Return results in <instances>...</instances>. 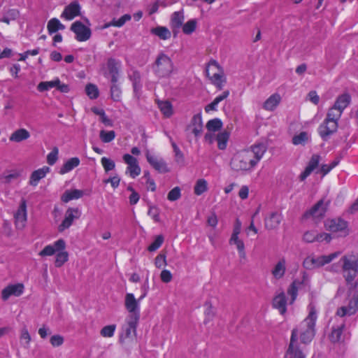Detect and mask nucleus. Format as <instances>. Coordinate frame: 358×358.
I'll return each mask as SVG.
<instances>
[{"label": "nucleus", "mask_w": 358, "mask_h": 358, "mask_svg": "<svg viewBox=\"0 0 358 358\" xmlns=\"http://www.w3.org/2000/svg\"><path fill=\"white\" fill-rule=\"evenodd\" d=\"M355 292H356L355 291ZM358 310V296L353 294L352 299L349 301L347 306H342L336 311V315L331 320L336 322L331 326V332L329 338L331 342H340L342 338L343 329L345 327V322L342 317L355 314Z\"/></svg>", "instance_id": "1"}, {"label": "nucleus", "mask_w": 358, "mask_h": 358, "mask_svg": "<svg viewBox=\"0 0 358 358\" xmlns=\"http://www.w3.org/2000/svg\"><path fill=\"white\" fill-rule=\"evenodd\" d=\"M316 320V310L315 308L311 307L305 320L292 331V334L294 332L296 334V341H298V336H299L301 343L307 345L311 342L315 334V326Z\"/></svg>", "instance_id": "2"}, {"label": "nucleus", "mask_w": 358, "mask_h": 358, "mask_svg": "<svg viewBox=\"0 0 358 358\" xmlns=\"http://www.w3.org/2000/svg\"><path fill=\"white\" fill-rule=\"evenodd\" d=\"M342 263L343 275L350 287V289H355L357 284L356 278L358 273V257L355 255H347L343 256L341 260Z\"/></svg>", "instance_id": "3"}, {"label": "nucleus", "mask_w": 358, "mask_h": 358, "mask_svg": "<svg viewBox=\"0 0 358 358\" xmlns=\"http://www.w3.org/2000/svg\"><path fill=\"white\" fill-rule=\"evenodd\" d=\"M246 150L237 152L232 157L230 166L236 171H250L255 166V162L250 157Z\"/></svg>", "instance_id": "4"}, {"label": "nucleus", "mask_w": 358, "mask_h": 358, "mask_svg": "<svg viewBox=\"0 0 358 358\" xmlns=\"http://www.w3.org/2000/svg\"><path fill=\"white\" fill-rule=\"evenodd\" d=\"M340 118L335 114L327 111L325 119L317 129L320 137L324 141H327L331 135L337 131Z\"/></svg>", "instance_id": "5"}, {"label": "nucleus", "mask_w": 358, "mask_h": 358, "mask_svg": "<svg viewBox=\"0 0 358 358\" xmlns=\"http://www.w3.org/2000/svg\"><path fill=\"white\" fill-rule=\"evenodd\" d=\"M173 63L171 58L164 53L158 55L153 65L155 74L159 78H168L173 71Z\"/></svg>", "instance_id": "6"}, {"label": "nucleus", "mask_w": 358, "mask_h": 358, "mask_svg": "<svg viewBox=\"0 0 358 358\" xmlns=\"http://www.w3.org/2000/svg\"><path fill=\"white\" fill-rule=\"evenodd\" d=\"M340 254V252H335L328 255H321L318 257L308 256L303 260V266L308 270L317 268L329 264L334 259H336Z\"/></svg>", "instance_id": "7"}, {"label": "nucleus", "mask_w": 358, "mask_h": 358, "mask_svg": "<svg viewBox=\"0 0 358 358\" xmlns=\"http://www.w3.org/2000/svg\"><path fill=\"white\" fill-rule=\"evenodd\" d=\"M206 74L217 88L220 90L222 88L223 83L225 82L224 73L216 61L213 60L210 62L206 69Z\"/></svg>", "instance_id": "8"}, {"label": "nucleus", "mask_w": 358, "mask_h": 358, "mask_svg": "<svg viewBox=\"0 0 358 358\" xmlns=\"http://www.w3.org/2000/svg\"><path fill=\"white\" fill-rule=\"evenodd\" d=\"M324 227L327 230L337 233L340 236H345L349 233L347 222L340 217L327 220Z\"/></svg>", "instance_id": "9"}, {"label": "nucleus", "mask_w": 358, "mask_h": 358, "mask_svg": "<svg viewBox=\"0 0 358 358\" xmlns=\"http://www.w3.org/2000/svg\"><path fill=\"white\" fill-rule=\"evenodd\" d=\"M284 358H306L304 350L300 343L296 341V334L291 335L289 346L285 353Z\"/></svg>", "instance_id": "10"}, {"label": "nucleus", "mask_w": 358, "mask_h": 358, "mask_svg": "<svg viewBox=\"0 0 358 358\" xmlns=\"http://www.w3.org/2000/svg\"><path fill=\"white\" fill-rule=\"evenodd\" d=\"M350 101L351 97L350 94L347 93L341 94L336 98L334 105L327 111L341 117L343 110L349 106Z\"/></svg>", "instance_id": "11"}, {"label": "nucleus", "mask_w": 358, "mask_h": 358, "mask_svg": "<svg viewBox=\"0 0 358 358\" xmlns=\"http://www.w3.org/2000/svg\"><path fill=\"white\" fill-rule=\"evenodd\" d=\"M27 221V201L22 199L17 210L14 213V223L16 229H23Z\"/></svg>", "instance_id": "12"}, {"label": "nucleus", "mask_w": 358, "mask_h": 358, "mask_svg": "<svg viewBox=\"0 0 358 358\" xmlns=\"http://www.w3.org/2000/svg\"><path fill=\"white\" fill-rule=\"evenodd\" d=\"M327 206V203H324V200L321 199L304 213L303 217L306 219L311 218L314 221L317 222L324 216Z\"/></svg>", "instance_id": "13"}, {"label": "nucleus", "mask_w": 358, "mask_h": 358, "mask_svg": "<svg viewBox=\"0 0 358 358\" xmlns=\"http://www.w3.org/2000/svg\"><path fill=\"white\" fill-rule=\"evenodd\" d=\"M71 30L76 35L78 41H86L91 37V30L81 22L76 21L71 26Z\"/></svg>", "instance_id": "14"}, {"label": "nucleus", "mask_w": 358, "mask_h": 358, "mask_svg": "<svg viewBox=\"0 0 358 358\" xmlns=\"http://www.w3.org/2000/svg\"><path fill=\"white\" fill-rule=\"evenodd\" d=\"M81 215L78 208H69L65 213V217L61 224L58 227L59 231L62 232L69 228L74 220L78 219Z\"/></svg>", "instance_id": "15"}, {"label": "nucleus", "mask_w": 358, "mask_h": 358, "mask_svg": "<svg viewBox=\"0 0 358 358\" xmlns=\"http://www.w3.org/2000/svg\"><path fill=\"white\" fill-rule=\"evenodd\" d=\"M146 296L145 292L138 299H136L134 294L128 293L125 296L124 305L126 309L129 313V315H136L140 317L139 314V302Z\"/></svg>", "instance_id": "16"}, {"label": "nucleus", "mask_w": 358, "mask_h": 358, "mask_svg": "<svg viewBox=\"0 0 358 358\" xmlns=\"http://www.w3.org/2000/svg\"><path fill=\"white\" fill-rule=\"evenodd\" d=\"M124 162L128 165L126 173L129 174L132 178H135L140 175L141 169L138 164V160L129 154L123 155Z\"/></svg>", "instance_id": "17"}, {"label": "nucleus", "mask_w": 358, "mask_h": 358, "mask_svg": "<svg viewBox=\"0 0 358 358\" xmlns=\"http://www.w3.org/2000/svg\"><path fill=\"white\" fill-rule=\"evenodd\" d=\"M145 157L148 163L158 172L164 173L169 172V169L164 160L155 155L146 151Z\"/></svg>", "instance_id": "18"}, {"label": "nucleus", "mask_w": 358, "mask_h": 358, "mask_svg": "<svg viewBox=\"0 0 358 358\" xmlns=\"http://www.w3.org/2000/svg\"><path fill=\"white\" fill-rule=\"evenodd\" d=\"M24 286L22 283L11 284L1 291V299L7 301L10 296H20L24 292Z\"/></svg>", "instance_id": "19"}, {"label": "nucleus", "mask_w": 358, "mask_h": 358, "mask_svg": "<svg viewBox=\"0 0 358 358\" xmlns=\"http://www.w3.org/2000/svg\"><path fill=\"white\" fill-rule=\"evenodd\" d=\"M66 248V243L63 239L56 241L52 245H46L38 255L41 257L52 256L57 252L64 250Z\"/></svg>", "instance_id": "20"}, {"label": "nucleus", "mask_w": 358, "mask_h": 358, "mask_svg": "<svg viewBox=\"0 0 358 358\" xmlns=\"http://www.w3.org/2000/svg\"><path fill=\"white\" fill-rule=\"evenodd\" d=\"M267 150L266 144L263 143H255L252 145L250 149L246 150L248 153H250V157L253 161L255 162L256 165L263 157L264 153Z\"/></svg>", "instance_id": "21"}, {"label": "nucleus", "mask_w": 358, "mask_h": 358, "mask_svg": "<svg viewBox=\"0 0 358 358\" xmlns=\"http://www.w3.org/2000/svg\"><path fill=\"white\" fill-rule=\"evenodd\" d=\"M187 129L191 130L195 137H199L201 135L203 131V122L201 114H196L192 117Z\"/></svg>", "instance_id": "22"}, {"label": "nucleus", "mask_w": 358, "mask_h": 358, "mask_svg": "<svg viewBox=\"0 0 358 358\" xmlns=\"http://www.w3.org/2000/svg\"><path fill=\"white\" fill-rule=\"evenodd\" d=\"M80 13V6L77 1L71 2L64 10L61 17L67 20H71L75 17L78 16Z\"/></svg>", "instance_id": "23"}, {"label": "nucleus", "mask_w": 358, "mask_h": 358, "mask_svg": "<svg viewBox=\"0 0 358 358\" xmlns=\"http://www.w3.org/2000/svg\"><path fill=\"white\" fill-rule=\"evenodd\" d=\"M139 317L136 315H129L127 319V324L123 327L126 338H129L132 334H135L136 331V326L138 322Z\"/></svg>", "instance_id": "24"}, {"label": "nucleus", "mask_w": 358, "mask_h": 358, "mask_svg": "<svg viewBox=\"0 0 358 358\" xmlns=\"http://www.w3.org/2000/svg\"><path fill=\"white\" fill-rule=\"evenodd\" d=\"M320 162V156L318 155H313L305 170L299 176L301 181H303L310 173L318 166Z\"/></svg>", "instance_id": "25"}, {"label": "nucleus", "mask_w": 358, "mask_h": 358, "mask_svg": "<svg viewBox=\"0 0 358 358\" xmlns=\"http://www.w3.org/2000/svg\"><path fill=\"white\" fill-rule=\"evenodd\" d=\"M282 220V215L277 213H271L268 217L264 219L265 227L268 230H272L278 227Z\"/></svg>", "instance_id": "26"}, {"label": "nucleus", "mask_w": 358, "mask_h": 358, "mask_svg": "<svg viewBox=\"0 0 358 358\" xmlns=\"http://www.w3.org/2000/svg\"><path fill=\"white\" fill-rule=\"evenodd\" d=\"M50 171V169L48 166H43L38 169L31 174L29 178V185L32 186H36L41 179L45 177L46 174Z\"/></svg>", "instance_id": "27"}, {"label": "nucleus", "mask_w": 358, "mask_h": 358, "mask_svg": "<svg viewBox=\"0 0 358 358\" xmlns=\"http://www.w3.org/2000/svg\"><path fill=\"white\" fill-rule=\"evenodd\" d=\"M286 260L281 258L273 266L271 270V274L275 280L282 278L286 272Z\"/></svg>", "instance_id": "28"}, {"label": "nucleus", "mask_w": 358, "mask_h": 358, "mask_svg": "<svg viewBox=\"0 0 358 358\" xmlns=\"http://www.w3.org/2000/svg\"><path fill=\"white\" fill-rule=\"evenodd\" d=\"M286 304V296L283 292L277 294L273 300V306L278 309L282 315L285 313L287 310Z\"/></svg>", "instance_id": "29"}, {"label": "nucleus", "mask_w": 358, "mask_h": 358, "mask_svg": "<svg viewBox=\"0 0 358 358\" xmlns=\"http://www.w3.org/2000/svg\"><path fill=\"white\" fill-rule=\"evenodd\" d=\"M184 21V15L182 12H174L171 15V26L173 31L176 34L182 27Z\"/></svg>", "instance_id": "30"}, {"label": "nucleus", "mask_w": 358, "mask_h": 358, "mask_svg": "<svg viewBox=\"0 0 358 358\" xmlns=\"http://www.w3.org/2000/svg\"><path fill=\"white\" fill-rule=\"evenodd\" d=\"M83 191L80 189H69L64 192L62 196V201L64 203H68L73 199H78L83 196Z\"/></svg>", "instance_id": "31"}, {"label": "nucleus", "mask_w": 358, "mask_h": 358, "mask_svg": "<svg viewBox=\"0 0 358 358\" xmlns=\"http://www.w3.org/2000/svg\"><path fill=\"white\" fill-rule=\"evenodd\" d=\"M30 137L29 132L25 129H19L15 131L9 137V140L13 142L19 143L27 140Z\"/></svg>", "instance_id": "32"}, {"label": "nucleus", "mask_w": 358, "mask_h": 358, "mask_svg": "<svg viewBox=\"0 0 358 358\" xmlns=\"http://www.w3.org/2000/svg\"><path fill=\"white\" fill-rule=\"evenodd\" d=\"M281 97L278 94H273L264 103L263 108L266 110H273L280 103Z\"/></svg>", "instance_id": "33"}, {"label": "nucleus", "mask_w": 358, "mask_h": 358, "mask_svg": "<svg viewBox=\"0 0 358 358\" xmlns=\"http://www.w3.org/2000/svg\"><path fill=\"white\" fill-rule=\"evenodd\" d=\"M80 164V159L78 157H72L68 159L61 167L59 173L64 175L66 173L70 172L74 168L77 167Z\"/></svg>", "instance_id": "34"}, {"label": "nucleus", "mask_w": 358, "mask_h": 358, "mask_svg": "<svg viewBox=\"0 0 358 358\" xmlns=\"http://www.w3.org/2000/svg\"><path fill=\"white\" fill-rule=\"evenodd\" d=\"M229 95V92L226 90L222 94L217 96L210 104L207 105L205 108L206 112L210 110H217V106L219 103L227 99Z\"/></svg>", "instance_id": "35"}, {"label": "nucleus", "mask_w": 358, "mask_h": 358, "mask_svg": "<svg viewBox=\"0 0 358 358\" xmlns=\"http://www.w3.org/2000/svg\"><path fill=\"white\" fill-rule=\"evenodd\" d=\"M229 138V133L227 131L219 133L216 136L217 147L220 150H224L227 148V142Z\"/></svg>", "instance_id": "36"}, {"label": "nucleus", "mask_w": 358, "mask_h": 358, "mask_svg": "<svg viewBox=\"0 0 358 358\" xmlns=\"http://www.w3.org/2000/svg\"><path fill=\"white\" fill-rule=\"evenodd\" d=\"M301 282L299 280H294L289 287L287 289V294L291 296L290 303H292L298 294V289L300 287Z\"/></svg>", "instance_id": "37"}, {"label": "nucleus", "mask_w": 358, "mask_h": 358, "mask_svg": "<svg viewBox=\"0 0 358 358\" xmlns=\"http://www.w3.org/2000/svg\"><path fill=\"white\" fill-rule=\"evenodd\" d=\"M59 84V79L55 78V80H50V81L41 82L38 85L37 89L40 92L48 91L53 87L57 88V86Z\"/></svg>", "instance_id": "38"}, {"label": "nucleus", "mask_w": 358, "mask_h": 358, "mask_svg": "<svg viewBox=\"0 0 358 358\" xmlns=\"http://www.w3.org/2000/svg\"><path fill=\"white\" fill-rule=\"evenodd\" d=\"M64 29L65 26L57 18L51 19L48 23V29L50 34H52L59 29L63 30Z\"/></svg>", "instance_id": "39"}, {"label": "nucleus", "mask_w": 358, "mask_h": 358, "mask_svg": "<svg viewBox=\"0 0 358 358\" xmlns=\"http://www.w3.org/2000/svg\"><path fill=\"white\" fill-rule=\"evenodd\" d=\"M229 243L236 245L239 256L241 258L245 257V245L243 241L240 240L238 237H231Z\"/></svg>", "instance_id": "40"}, {"label": "nucleus", "mask_w": 358, "mask_h": 358, "mask_svg": "<svg viewBox=\"0 0 358 358\" xmlns=\"http://www.w3.org/2000/svg\"><path fill=\"white\" fill-rule=\"evenodd\" d=\"M161 112L165 117H169L173 114V108L171 103L168 101H160L158 103Z\"/></svg>", "instance_id": "41"}, {"label": "nucleus", "mask_w": 358, "mask_h": 358, "mask_svg": "<svg viewBox=\"0 0 358 358\" xmlns=\"http://www.w3.org/2000/svg\"><path fill=\"white\" fill-rule=\"evenodd\" d=\"M152 33L159 36L162 40H166L171 37L170 31L165 27H158L152 29Z\"/></svg>", "instance_id": "42"}, {"label": "nucleus", "mask_w": 358, "mask_h": 358, "mask_svg": "<svg viewBox=\"0 0 358 358\" xmlns=\"http://www.w3.org/2000/svg\"><path fill=\"white\" fill-rule=\"evenodd\" d=\"M208 189L207 181L204 179H199L194 187V192L196 195H201Z\"/></svg>", "instance_id": "43"}, {"label": "nucleus", "mask_w": 358, "mask_h": 358, "mask_svg": "<svg viewBox=\"0 0 358 358\" xmlns=\"http://www.w3.org/2000/svg\"><path fill=\"white\" fill-rule=\"evenodd\" d=\"M69 259V254L66 251L60 250L57 252L56 259H55V266L61 267L65 262H66Z\"/></svg>", "instance_id": "44"}, {"label": "nucleus", "mask_w": 358, "mask_h": 358, "mask_svg": "<svg viewBox=\"0 0 358 358\" xmlns=\"http://www.w3.org/2000/svg\"><path fill=\"white\" fill-rule=\"evenodd\" d=\"M222 127V121L218 118L209 120L206 124L208 131L215 132L219 131Z\"/></svg>", "instance_id": "45"}, {"label": "nucleus", "mask_w": 358, "mask_h": 358, "mask_svg": "<svg viewBox=\"0 0 358 358\" xmlns=\"http://www.w3.org/2000/svg\"><path fill=\"white\" fill-rule=\"evenodd\" d=\"M129 77L133 83L134 90L137 92L141 88L140 73L134 71L129 75Z\"/></svg>", "instance_id": "46"}, {"label": "nucleus", "mask_w": 358, "mask_h": 358, "mask_svg": "<svg viewBox=\"0 0 358 358\" xmlns=\"http://www.w3.org/2000/svg\"><path fill=\"white\" fill-rule=\"evenodd\" d=\"M20 343L24 348H29V343L31 341V336L29 334L28 330L26 328H23L21 330L20 334Z\"/></svg>", "instance_id": "47"}, {"label": "nucleus", "mask_w": 358, "mask_h": 358, "mask_svg": "<svg viewBox=\"0 0 358 358\" xmlns=\"http://www.w3.org/2000/svg\"><path fill=\"white\" fill-rule=\"evenodd\" d=\"M99 137L103 143H110L115 138V133L114 131H106L105 130H101L100 131Z\"/></svg>", "instance_id": "48"}, {"label": "nucleus", "mask_w": 358, "mask_h": 358, "mask_svg": "<svg viewBox=\"0 0 358 358\" xmlns=\"http://www.w3.org/2000/svg\"><path fill=\"white\" fill-rule=\"evenodd\" d=\"M122 91L118 85H111L110 96L115 101H120L121 99Z\"/></svg>", "instance_id": "49"}, {"label": "nucleus", "mask_w": 358, "mask_h": 358, "mask_svg": "<svg viewBox=\"0 0 358 358\" xmlns=\"http://www.w3.org/2000/svg\"><path fill=\"white\" fill-rule=\"evenodd\" d=\"M131 17L129 14H125L122 15L118 20L113 19L109 25H112L117 27H122L127 22L131 20Z\"/></svg>", "instance_id": "50"}, {"label": "nucleus", "mask_w": 358, "mask_h": 358, "mask_svg": "<svg viewBox=\"0 0 358 358\" xmlns=\"http://www.w3.org/2000/svg\"><path fill=\"white\" fill-rule=\"evenodd\" d=\"M87 96L90 99H96L99 96V90L95 85L88 84L85 87Z\"/></svg>", "instance_id": "51"}, {"label": "nucleus", "mask_w": 358, "mask_h": 358, "mask_svg": "<svg viewBox=\"0 0 358 358\" xmlns=\"http://www.w3.org/2000/svg\"><path fill=\"white\" fill-rule=\"evenodd\" d=\"M308 139L307 132H301L299 135H296L292 138V143L294 145L304 144Z\"/></svg>", "instance_id": "52"}, {"label": "nucleus", "mask_w": 358, "mask_h": 358, "mask_svg": "<svg viewBox=\"0 0 358 358\" xmlns=\"http://www.w3.org/2000/svg\"><path fill=\"white\" fill-rule=\"evenodd\" d=\"M317 240V231L310 230L306 231L303 235V241L306 243H313Z\"/></svg>", "instance_id": "53"}, {"label": "nucleus", "mask_w": 358, "mask_h": 358, "mask_svg": "<svg viewBox=\"0 0 358 358\" xmlns=\"http://www.w3.org/2000/svg\"><path fill=\"white\" fill-rule=\"evenodd\" d=\"M101 162L106 172L112 171L115 167L114 161L106 157L101 158Z\"/></svg>", "instance_id": "54"}, {"label": "nucleus", "mask_w": 358, "mask_h": 358, "mask_svg": "<svg viewBox=\"0 0 358 358\" xmlns=\"http://www.w3.org/2000/svg\"><path fill=\"white\" fill-rule=\"evenodd\" d=\"M59 150L57 147L53 148L52 151L47 156V163L52 166L58 159Z\"/></svg>", "instance_id": "55"}, {"label": "nucleus", "mask_w": 358, "mask_h": 358, "mask_svg": "<svg viewBox=\"0 0 358 358\" xmlns=\"http://www.w3.org/2000/svg\"><path fill=\"white\" fill-rule=\"evenodd\" d=\"M164 236L162 235L157 236L155 241L148 246V250L150 252H154L157 250L163 243Z\"/></svg>", "instance_id": "56"}, {"label": "nucleus", "mask_w": 358, "mask_h": 358, "mask_svg": "<svg viewBox=\"0 0 358 358\" xmlns=\"http://www.w3.org/2000/svg\"><path fill=\"white\" fill-rule=\"evenodd\" d=\"M171 145L173 149V152L175 153V157L176 160L178 163L183 164L185 158L182 152L180 151V148L178 147V145L174 143H171Z\"/></svg>", "instance_id": "57"}, {"label": "nucleus", "mask_w": 358, "mask_h": 358, "mask_svg": "<svg viewBox=\"0 0 358 358\" xmlns=\"http://www.w3.org/2000/svg\"><path fill=\"white\" fill-rule=\"evenodd\" d=\"M196 22L195 20H189L182 27V31L186 34H192L196 29Z\"/></svg>", "instance_id": "58"}, {"label": "nucleus", "mask_w": 358, "mask_h": 358, "mask_svg": "<svg viewBox=\"0 0 358 358\" xmlns=\"http://www.w3.org/2000/svg\"><path fill=\"white\" fill-rule=\"evenodd\" d=\"M181 196V190L179 187L172 189L167 195V199L171 201H175Z\"/></svg>", "instance_id": "59"}, {"label": "nucleus", "mask_w": 358, "mask_h": 358, "mask_svg": "<svg viewBox=\"0 0 358 358\" xmlns=\"http://www.w3.org/2000/svg\"><path fill=\"white\" fill-rule=\"evenodd\" d=\"M116 326L115 324L105 326L101 330V335L103 337H112L114 335Z\"/></svg>", "instance_id": "60"}, {"label": "nucleus", "mask_w": 358, "mask_h": 358, "mask_svg": "<svg viewBox=\"0 0 358 358\" xmlns=\"http://www.w3.org/2000/svg\"><path fill=\"white\" fill-rule=\"evenodd\" d=\"M118 62L113 58H110L108 60L107 66L110 74L118 73Z\"/></svg>", "instance_id": "61"}, {"label": "nucleus", "mask_w": 358, "mask_h": 358, "mask_svg": "<svg viewBox=\"0 0 358 358\" xmlns=\"http://www.w3.org/2000/svg\"><path fill=\"white\" fill-rule=\"evenodd\" d=\"M338 164V161L334 160L330 164H322L321 166L320 172L324 176L327 174L332 169Z\"/></svg>", "instance_id": "62"}, {"label": "nucleus", "mask_w": 358, "mask_h": 358, "mask_svg": "<svg viewBox=\"0 0 358 358\" xmlns=\"http://www.w3.org/2000/svg\"><path fill=\"white\" fill-rule=\"evenodd\" d=\"M205 306L206 307V309L205 310V315L206 317L205 323H206L208 321H210L213 318L215 313L213 310L211 304L209 302H206L205 303Z\"/></svg>", "instance_id": "63"}, {"label": "nucleus", "mask_w": 358, "mask_h": 358, "mask_svg": "<svg viewBox=\"0 0 358 358\" xmlns=\"http://www.w3.org/2000/svg\"><path fill=\"white\" fill-rule=\"evenodd\" d=\"M50 342L53 347H59L64 343V338L60 335H54L50 339Z\"/></svg>", "instance_id": "64"}]
</instances>
